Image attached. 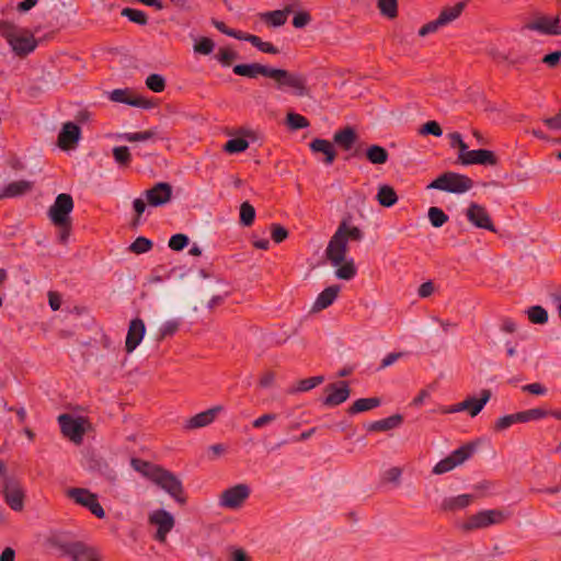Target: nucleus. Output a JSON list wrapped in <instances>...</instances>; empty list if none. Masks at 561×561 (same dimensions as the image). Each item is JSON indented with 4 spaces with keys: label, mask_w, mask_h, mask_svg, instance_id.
Wrapping results in <instances>:
<instances>
[{
    "label": "nucleus",
    "mask_w": 561,
    "mask_h": 561,
    "mask_svg": "<svg viewBox=\"0 0 561 561\" xmlns=\"http://www.w3.org/2000/svg\"><path fill=\"white\" fill-rule=\"evenodd\" d=\"M142 465L144 467H148V470L144 471V476L148 477L176 502L181 504L185 502V497L183 496V485L176 476L159 466H154L149 462H144Z\"/></svg>",
    "instance_id": "f257e3e1"
},
{
    "label": "nucleus",
    "mask_w": 561,
    "mask_h": 561,
    "mask_svg": "<svg viewBox=\"0 0 561 561\" xmlns=\"http://www.w3.org/2000/svg\"><path fill=\"white\" fill-rule=\"evenodd\" d=\"M0 35L7 39L12 50L19 56L28 55L37 45L32 34L20 31L8 21H0Z\"/></svg>",
    "instance_id": "f03ea898"
},
{
    "label": "nucleus",
    "mask_w": 561,
    "mask_h": 561,
    "mask_svg": "<svg viewBox=\"0 0 561 561\" xmlns=\"http://www.w3.org/2000/svg\"><path fill=\"white\" fill-rule=\"evenodd\" d=\"M472 186L473 181L469 176L456 172H446L431 182L427 188L462 194L471 190Z\"/></svg>",
    "instance_id": "7ed1b4c3"
},
{
    "label": "nucleus",
    "mask_w": 561,
    "mask_h": 561,
    "mask_svg": "<svg viewBox=\"0 0 561 561\" xmlns=\"http://www.w3.org/2000/svg\"><path fill=\"white\" fill-rule=\"evenodd\" d=\"M270 78L277 82L278 89H290L296 96H306L309 94L307 79L301 73L273 68Z\"/></svg>",
    "instance_id": "20e7f679"
},
{
    "label": "nucleus",
    "mask_w": 561,
    "mask_h": 561,
    "mask_svg": "<svg viewBox=\"0 0 561 561\" xmlns=\"http://www.w3.org/2000/svg\"><path fill=\"white\" fill-rule=\"evenodd\" d=\"M476 451L474 444H466L455 449L444 459L439 460L433 468L434 474H444L470 459Z\"/></svg>",
    "instance_id": "39448f33"
},
{
    "label": "nucleus",
    "mask_w": 561,
    "mask_h": 561,
    "mask_svg": "<svg viewBox=\"0 0 561 561\" xmlns=\"http://www.w3.org/2000/svg\"><path fill=\"white\" fill-rule=\"evenodd\" d=\"M506 518L504 512L500 510H484L471 515L460 525L465 531L486 528L491 525L501 524Z\"/></svg>",
    "instance_id": "423d86ee"
},
{
    "label": "nucleus",
    "mask_w": 561,
    "mask_h": 561,
    "mask_svg": "<svg viewBox=\"0 0 561 561\" xmlns=\"http://www.w3.org/2000/svg\"><path fill=\"white\" fill-rule=\"evenodd\" d=\"M251 489L248 484L239 483L221 492L218 505L222 508L238 510L248 500Z\"/></svg>",
    "instance_id": "0eeeda50"
},
{
    "label": "nucleus",
    "mask_w": 561,
    "mask_h": 561,
    "mask_svg": "<svg viewBox=\"0 0 561 561\" xmlns=\"http://www.w3.org/2000/svg\"><path fill=\"white\" fill-rule=\"evenodd\" d=\"M67 496L76 504L88 508L98 518H104L105 512L99 503L98 495L88 489L71 488L67 490Z\"/></svg>",
    "instance_id": "6e6552de"
},
{
    "label": "nucleus",
    "mask_w": 561,
    "mask_h": 561,
    "mask_svg": "<svg viewBox=\"0 0 561 561\" xmlns=\"http://www.w3.org/2000/svg\"><path fill=\"white\" fill-rule=\"evenodd\" d=\"M73 209V199L71 195L59 194L50 206L48 216L55 226H65L70 224V214Z\"/></svg>",
    "instance_id": "1a4fd4ad"
},
{
    "label": "nucleus",
    "mask_w": 561,
    "mask_h": 561,
    "mask_svg": "<svg viewBox=\"0 0 561 561\" xmlns=\"http://www.w3.org/2000/svg\"><path fill=\"white\" fill-rule=\"evenodd\" d=\"M2 493L5 503L11 510L21 512L24 507L25 492L19 480L13 477L4 476Z\"/></svg>",
    "instance_id": "9d476101"
},
{
    "label": "nucleus",
    "mask_w": 561,
    "mask_h": 561,
    "mask_svg": "<svg viewBox=\"0 0 561 561\" xmlns=\"http://www.w3.org/2000/svg\"><path fill=\"white\" fill-rule=\"evenodd\" d=\"M58 423L64 436L68 437L75 444L82 443L85 433V421L82 417L61 414L58 416Z\"/></svg>",
    "instance_id": "9b49d317"
},
{
    "label": "nucleus",
    "mask_w": 561,
    "mask_h": 561,
    "mask_svg": "<svg viewBox=\"0 0 561 561\" xmlns=\"http://www.w3.org/2000/svg\"><path fill=\"white\" fill-rule=\"evenodd\" d=\"M343 230L344 226L337 227L325 250L327 257L333 266H339L346 260L347 243Z\"/></svg>",
    "instance_id": "f8f14e48"
},
{
    "label": "nucleus",
    "mask_w": 561,
    "mask_h": 561,
    "mask_svg": "<svg viewBox=\"0 0 561 561\" xmlns=\"http://www.w3.org/2000/svg\"><path fill=\"white\" fill-rule=\"evenodd\" d=\"M148 522L149 524L157 526L154 539L159 542H164L167 540L168 534L172 530L175 524L173 515L163 508L151 512L149 514Z\"/></svg>",
    "instance_id": "ddd939ff"
},
{
    "label": "nucleus",
    "mask_w": 561,
    "mask_h": 561,
    "mask_svg": "<svg viewBox=\"0 0 561 561\" xmlns=\"http://www.w3.org/2000/svg\"><path fill=\"white\" fill-rule=\"evenodd\" d=\"M524 30L536 31L543 35H561V24L558 16L541 15L524 25Z\"/></svg>",
    "instance_id": "4468645a"
},
{
    "label": "nucleus",
    "mask_w": 561,
    "mask_h": 561,
    "mask_svg": "<svg viewBox=\"0 0 561 561\" xmlns=\"http://www.w3.org/2000/svg\"><path fill=\"white\" fill-rule=\"evenodd\" d=\"M458 160L463 165L470 164H481V165H495L497 160L495 154L486 149H476L469 150L458 153Z\"/></svg>",
    "instance_id": "2eb2a0df"
},
{
    "label": "nucleus",
    "mask_w": 561,
    "mask_h": 561,
    "mask_svg": "<svg viewBox=\"0 0 561 561\" xmlns=\"http://www.w3.org/2000/svg\"><path fill=\"white\" fill-rule=\"evenodd\" d=\"M147 204L151 207H160L170 202L172 186L165 182L156 183L151 188L144 192Z\"/></svg>",
    "instance_id": "dca6fc26"
},
{
    "label": "nucleus",
    "mask_w": 561,
    "mask_h": 561,
    "mask_svg": "<svg viewBox=\"0 0 561 561\" xmlns=\"http://www.w3.org/2000/svg\"><path fill=\"white\" fill-rule=\"evenodd\" d=\"M64 551L71 561H100L99 552L81 541L66 545Z\"/></svg>",
    "instance_id": "f3484780"
},
{
    "label": "nucleus",
    "mask_w": 561,
    "mask_h": 561,
    "mask_svg": "<svg viewBox=\"0 0 561 561\" xmlns=\"http://www.w3.org/2000/svg\"><path fill=\"white\" fill-rule=\"evenodd\" d=\"M467 219L477 228L494 232L495 227L492 224L490 215L485 207L477 203H471L466 210Z\"/></svg>",
    "instance_id": "a211bd4d"
},
{
    "label": "nucleus",
    "mask_w": 561,
    "mask_h": 561,
    "mask_svg": "<svg viewBox=\"0 0 561 561\" xmlns=\"http://www.w3.org/2000/svg\"><path fill=\"white\" fill-rule=\"evenodd\" d=\"M328 396L323 399L327 407H336L345 402L350 397V388L346 381L330 383L325 387Z\"/></svg>",
    "instance_id": "6ab92c4d"
},
{
    "label": "nucleus",
    "mask_w": 561,
    "mask_h": 561,
    "mask_svg": "<svg viewBox=\"0 0 561 561\" xmlns=\"http://www.w3.org/2000/svg\"><path fill=\"white\" fill-rule=\"evenodd\" d=\"M146 333L145 322L139 319H133L129 323L125 347L127 353L134 352L142 341Z\"/></svg>",
    "instance_id": "aec40b11"
},
{
    "label": "nucleus",
    "mask_w": 561,
    "mask_h": 561,
    "mask_svg": "<svg viewBox=\"0 0 561 561\" xmlns=\"http://www.w3.org/2000/svg\"><path fill=\"white\" fill-rule=\"evenodd\" d=\"M222 410H224V407L216 405L206 411L199 412L185 422L184 428L196 430V428L205 427V426L211 424L215 421L218 413L221 412Z\"/></svg>",
    "instance_id": "412c9836"
},
{
    "label": "nucleus",
    "mask_w": 561,
    "mask_h": 561,
    "mask_svg": "<svg viewBox=\"0 0 561 561\" xmlns=\"http://www.w3.org/2000/svg\"><path fill=\"white\" fill-rule=\"evenodd\" d=\"M272 69V67L254 62L236 65L232 71L237 76L253 79L256 78L259 75L270 78Z\"/></svg>",
    "instance_id": "4be33fe9"
},
{
    "label": "nucleus",
    "mask_w": 561,
    "mask_h": 561,
    "mask_svg": "<svg viewBox=\"0 0 561 561\" xmlns=\"http://www.w3.org/2000/svg\"><path fill=\"white\" fill-rule=\"evenodd\" d=\"M110 100L116 103H124L135 107L149 108L151 103L142 96H129L127 90L115 89L110 93Z\"/></svg>",
    "instance_id": "5701e85b"
},
{
    "label": "nucleus",
    "mask_w": 561,
    "mask_h": 561,
    "mask_svg": "<svg viewBox=\"0 0 561 561\" xmlns=\"http://www.w3.org/2000/svg\"><path fill=\"white\" fill-rule=\"evenodd\" d=\"M33 188V182L27 180H19L7 184L0 192L1 198H13L25 195Z\"/></svg>",
    "instance_id": "b1692460"
},
{
    "label": "nucleus",
    "mask_w": 561,
    "mask_h": 561,
    "mask_svg": "<svg viewBox=\"0 0 561 561\" xmlns=\"http://www.w3.org/2000/svg\"><path fill=\"white\" fill-rule=\"evenodd\" d=\"M80 128L72 122L64 124L61 131L58 136V144L61 148H67L69 145L79 140Z\"/></svg>",
    "instance_id": "393cba45"
},
{
    "label": "nucleus",
    "mask_w": 561,
    "mask_h": 561,
    "mask_svg": "<svg viewBox=\"0 0 561 561\" xmlns=\"http://www.w3.org/2000/svg\"><path fill=\"white\" fill-rule=\"evenodd\" d=\"M339 291H340V286L339 285H332V286H329L327 287L324 290H322L316 301H314V305H313V310H323L325 308H328L329 306H331L334 300L336 299L337 295H339Z\"/></svg>",
    "instance_id": "a878e982"
},
{
    "label": "nucleus",
    "mask_w": 561,
    "mask_h": 561,
    "mask_svg": "<svg viewBox=\"0 0 561 561\" xmlns=\"http://www.w3.org/2000/svg\"><path fill=\"white\" fill-rule=\"evenodd\" d=\"M474 496L471 494H460L457 496L447 497L443 501L442 507L445 511H458L469 506Z\"/></svg>",
    "instance_id": "bb28decb"
},
{
    "label": "nucleus",
    "mask_w": 561,
    "mask_h": 561,
    "mask_svg": "<svg viewBox=\"0 0 561 561\" xmlns=\"http://www.w3.org/2000/svg\"><path fill=\"white\" fill-rule=\"evenodd\" d=\"M310 149L313 152H322L325 156L324 162L332 164L335 159V151L329 140L316 138L310 142Z\"/></svg>",
    "instance_id": "cd10ccee"
},
{
    "label": "nucleus",
    "mask_w": 561,
    "mask_h": 561,
    "mask_svg": "<svg viewBox=\"0 0 561 561\" xmlns=\"http://www.w3.org/2000/svg\"><path fill=\"white\" fill-rule=\"evenodd\" d=\"M401 423H402V416L400 414H394L389 417L371 422L368 425V431L386 432V431L398 427Z\"/></svg>",
    "instance_id": "c85d7f7f"
},
{
    "label": "nucleus",
    "mask_w": 561,
    "mask_h": 561,
    "mask_svg": "<svg viewBox=\"0 0 561 561\" xmlns=\"http://www.w3.org/2000/svg\"><path fill=\"white\" fill-rule=\"evenodd\" d=\"M381 404V400L377 397L373 398H360L354 401V403L348 408L347 412L350 414H357L362 412H366L373 409L378 408Z\"/></svg>",
    "instance_id": "c756f323"
},
{
    "label": "nucleus",
    "mask_w": 561,
    "mask_h": 561,
    "mask_svg": "<svg viewBox=\"0 0 561 561\" xmlns=\"http://www.w3.org/2000/svg\"><path fill=\"white\" fill-rule=\"evenodd\" d=\"M491 398V391L490 390H482L481 397L478 399L476 397H469L463 402H468V409L469 414L473 417L477 416L484 405L489 402Z\"/></svg>",
    "instance_id": "7c9ffc66"
},
{
    "label": "nucleus",
    "mask_w": 561,
    "mask_h": 561,
    "mask_svg": "<svg viewBox=\"0 0 561 561\" xmlns=\"http://www.w3.org/2000/svg\"><path fill=\"white\" fill-rule=\"evenodd\" d=\"M356 133L353 128L346 127L334 134V142L344 150H350L356 141Z\"/></svg>",
    "instance_id": "2f4dec72"
},
{
    "label": "nucleus",
    "mask_w": 561,
    "mask_h": 561,
    "mask_svg": "<svg viewBox=\"0 0 561 561\" xmlns=\"http://www.w3.org/2000/svg\"><path fill=\"white\" fill-rule=\"evenodd\" d=\"M290 9L285 10H275L265 12L262 14V19L273 27H279L284 25L287 21L288 14L290 13Z\"/></svg>",
    "instance_id": "473e14b6"
},
{
    "label": "nucleus",
    "mask_w": 561,
    "mask_h": 561,
    "mask_svg": "<svg viewBox=\"0 0 561 561\" xmlns=\"http://www.w3.org/2000/svg\"><path fill=\"white\" fill-rule=\"evenodd\" d=\"M376 198L378 203L383 207H391L398 201L396 191L386 184L379 186Z\"/></svg>",
    "instance_id": "72a5a7b5"
},
{
    "label": "nucleus",
    "mask_w": 561,
    "mask_h": 561,
    "mask_svg": "<svg viewBox=\"0 0 561 561\" xmlns=\"http://www.w3.org/2000/svg\"><path fill=\"white\" fill-rule=\"evenodd\" d=\"M242 41L251 43L254 47H256L262 53L273 54V55H276L279 53L278 48L276 46H274L272 43L263 42L261 39V37L253 35V34L245 33Z\"/></svg>",
    "instance_id": "f704fd0d"
},
{
    "label": "nucleus",
    "mask_w": 561,
    "mask_h": 561,
    "mask_svg": "<svg viewBox=\"0 0 561 561\" xmlns=\"http://www.w3.org/2000/svg\"><path fill=\"white\" fill-rule=\"evenodd\" d=\"M465 7V2H457L454 5L444 8L438 16L444 22V24L447 25L459 18Z\"/></svg>",
    "instance_id": "c9c22d12"
},
{
    "label": "nucleus",
    "mask_w": 561,
    "mask_h": 561,
    "mask_svg": "<svg viewBox=\"0 0 561 561\" xmlns=\"http://www.w3.org/2000/svg\"><path fill=\"white\" fill-rule=\"evenodd\" d=\"M366 157L369 160V162L374 164H383L387 162L389 154L383 147L373 145L367 148Z\"/></svg>",
    "instance_id": "e433bc0d"
},
{
    "label": "nucleus",
    "mask_w": 561,
    "mask_h": 561,
    "mask_svg": "<svg viewBox=\"0 0 561 561\" xmlns=\"http://www.w3.org/2000/svg\"><path fill=\"white\" fill-rule=\"evenodd\" d=\"M215 42L209 37H198L195 39L193 49L195 54L199 55H210L215 49Z\"/></svg>",
    "instance_id": "4c0bfd02"
},
{
    "label": "nucleus",
    "mask_w": 561,
    "mask_h": 561,
    "mask_svg": "<svg viewBox=\"0 0 561 561\" xmlns=\"http://www.w3.org/2000/svg\"><path fill=\"white\" fill-rule=\"evenodd\" d=\"M286 124H287L288 128L291 130L307 128L310 125L309 121L305 116L294 113V112H289L287 114Z\"/></svg>",
    "instance_id": "58836bf2"
},
{
    "label": "nucleus",
    "mask_w": 561,
    "mask_h": 561,
    "mask_svg": "<svg viewBox=\"0 0 561 561\" xmlns=\"http://www.w3.org/2000/svg\"><path fill=\"white\" fill-rule=\"evenodd\" d=\"M255 219V209L249 202H243L240 206V224L244 227L253 225Z\"/></svg>",
    "instance_id": "ea45409f"
},
{
    "label": "nucleus",
    "mask_w": 561,
    "mask_h": 561,
    "mask_svg": "<svg viewBox=\"0 0 561 561\" xmlns=\"http://www.w3.org/2000/svg\"><path fill=\"white\" fill-rule=\"evenodd\" d=\"M517 413H518L520 423H527L530 421L541 420L549 415V411L540 409V408L520 411Z\"/></svg>",
    "instance_id": "a19ab883"
},
{
    "label": "nucleus",
    "mask_w": 561,
    "mask_h": 561,
    "mask_svg": "<svg viewBox=\"0 0 561 561\" xmlns=\"http://www.w3.org/2000/svg\"><path fill=\"white\" fill-rule=\"evenodd\" d=\"M121 14L138 25H146L148 23L147 14L138 9L125 8Z\"/></svg>",
    "instance_id": "79ce46f5"
},
{
    "label": "nucleus",
    "mask_w": 561,
    "mask_h": 561,
    "mask_svg": "<svg viewBox=\"0 0 561 561\" xmlns=\"http://www.w3.org/2000/svg\"><path fill=\"white\" fill-rule=\"evenodd\" d=\"M527 316L530 322L535 324H545L548 321V312L541 306H533L527 310Z\"/></svg>",
    "instance_id": "37998d69"
},
{
    "label": "nucleus",
    "mask_w": 561,
    "mask_h": 561,
    "mask_svg": "<svg viewBox=\"0 0 561 561\" xmlns=\"http://www.w3.org/2000/svg\"><path fill=\"white\" fill-rule=\"evenodd\" d=\"M335 275L340 279H352L356 275V267L353 260H345L341 265H339L337 270L335 271Z\"/></svg>",
    "instance_id": "c03bdc74"
},
{
    "label": "nucleus",
    "mask_w": 561,
    "mask_h": 561,
    "mask_svg": "<svg viewBox=\"0 0 561 561\" xmlns=\"http://www.w3.org/2000/svg\"><path fill=\"white\" fill-rule=\"evenodd\" d=\"M377 5L380 13L388 19H394L398 15L397 0H378Z\"/></svg>",
    "instance_id": "a18cd8bd"
},
{
    "label": "nucleus",
    "mask_w": 561,
    "mask_h": 561,
    "mask_svg": "<svg viewBox=\"0 0 561 561\" xmlns=\"http://www.w3.org/2000/svg\"><path fill=\"white\" fill-rule=\"evenodd\" d=\"M430 222L435 228H440L448 221V216L438 207H431L427 213Z\"/></svg>",
    "instance_id": "49530a36"
},
{
    "label": "nucleus",
    "mask_w": 561,
    "mask_h": 561,
    "mask_svg": "<svg viewBox=\"0 0 561 561\" xmlns=\"http://www.w3.org/2000/svg\"><path fill=\"white\" fill-rule=\"evenodd\" d=\"M156 135L154 130H145V131H137V133H124L118 135V138L121 140L135 142V141H147Z\"/></svg>",
    "instance_id": "de8ad7c7"
},
{
    "label": "nucleus",
    "mask_w": 561,
    "mask_h": 561,
    "mask_svg": "<svg viewBox=\"0 0 561 561\" xmlns=\"http://www.w3.org/2000/svg\"><path fill=\"white\" fill-rule=\"evenodd\" d=\"M531 62V56L528 53H514L512 50L508 51L507 65L518 69L522 66Z\"/></svg>",
    "instance_id": "09e8293b"
},
{
    "label": "nucleus",
    "mask_w": 561,
    "mask_h": 561,
    "mask_svg": "<svg viewBox=\"0 0 561 561\" xmlns=\"http://www.w3.org/2000/svg\"><path fill=\"white\" fill-rule=\"evenodd\" d=\"M248 148L249 142L243 138L229 139L224 146V150L228 153H240L245 151Z\"/></svg>",
    "instance_id": "8fccbe9b"
},
{
    "label": "nucleus",
    "mask_w": 561,
    "mask_h": 561,
    "mask_svg": "<svg viewBox=\"0 0 561 561\" xmlns=\"http://www.w3.org/2000/svg\"><path fill=\"white\" fill-rule=\"evenodd\" d=\"M146 85L149 90L160 93L165 88V79L159 73H152L147 77Z\"/></svg>",
    "instance_id": "3c124183"
},
{
    "label": "nucleus",
    "mask_w": 561,
    "mask_h": 561,
    "mask_svg": "<svg viewBox=\"0 0 561 561\" xmlns=\"http://www.w3.org/2000/svg\"><path fill=\"white\" fill-rule=\"evenodd\" d=\"M520 423L518 413L507 414L504 416H501L496 420L494 424V430L502 432L511 427L512 425Z\"/></svg>",
    "instance_id": "603ef678"
},
{
    "label": "nucleus",
    "mask_w": 561,
    "mask_h": 561,
    "mask_svg": "<svg viewBox=\"0 0 561 561\" xmlns=\"http://www.w3.org/2000/svg\"><path fill=\"white\" fill-rule=\"evenodd\" d=\"M151 248L152 241L145 237L136 238V240L129 245V250L136 254L147 253Z\"/></svg>",
    "instance_id": "864d4df0"
},
{
    "label": "nucleus",
    "mask_w": 561,
    "mask_h": 561,
    "mask_svg": "<svg viewBox=\"0 0 561 561\" xmlns=\"http://www.w3.org/2000/svg\"><path fill=\"white\" fill-rule=\"evenodd\" d=\"M323 380H324V378L322 376H314V377L302 379L298 382L295 390L299 391V392H305V391L311 390L314 387H317L318 385L322 383Z\"/></svg>",
    "instance_id": "5fc2aeb1"
},
{
    "label": "nucleus",
    "mask_w": 561,
    "mask_h": 561,
    "mask_svg": "<svg viewBox=\"0 0 561 561\" xmlns=\"http://www.w3.org/2000/svg\"><path fill=\"white\" fill-rule=\"evenodd\" d=\"M340 226H344L343 237L346 238V242L348 240L359 241L363 239V231L358 227L350 226L346 221H342Z\"/></svg>",
    "instance_id": "6e6d98bb"
},
{
    "label": "nucleus",
    "mask_w": 561,
    "mask_h": 561,
    "mask_svg": "<svg viewBox=\"0 0 561 561\" xmlns=\"http://www.w3.org/2000/svg\"><path fill=\"white\" fill-rule=\"evenodd\" d=\"M213 25L222 34L242 41L245 33L237 30H232L226 26V24L218 20L211 21Z\"/></svg>",
    "instance_id": "4d7b16f0"
},
{
    "label": "nucleus",
    "mask_w": 561,
    "mask_h": 561,
    "mask_svg": "<svg viewBox=\"0 0 561 561\" xmlns=\"http://www.w3.org/2000/svg\"><path fill=\"white\" fill-rule=\"evenodd\" d=\"M188 237L183 233L173 234L169 239V248L173 251H182L188 244Z\"/></svg>",
    "instance_id": "13d9d810"
},
{
    "label": "nucleus",
    "mask_w": 561,
    "mask_h": 561,
    "mask_svg": "<svg viewBox=\"0 0 561 561\" xmlns=\"http://www.w3.org/2000/svg\"><path fill=\"white\" fill-rule=\"evenodd\" d=\"M215 57L221 66L228 67L233 59L238 58V54L230 48H220Z\"/></svg>",
    "instance_id": "bf43d9fd"
},
{
    "label": "nucleus",
    "mask_w": 561,
    "mask_h": 561,
    "mask_svg": "<svg viewBox=\"0 0 561 561\" xmlns=\"http://www.w3.org/2000/svg\"><path fill=\"white\" fill-rule=\"evenodd\" d=\"M113 157L118 164L126 165L130 162V152L128 147L119 146L113 149Z\"/></svg>",
    "instance_id": "052dcab7"
},
{
    "label": "nucleus",
    "mask_w": 561,
    "mask_h": 561,
    "mask_svg": "<svg viewBox=\"0 0 561 561\" xmlns=\"http://www.w3.org/2000/svg\"><path fill=\"white\" fill-rule=\"evenodd\" d=\"M420 133L422 135H433L435 137H440L443 135V129L436 121H428L422 126Z\"/></svg>",
    "instance_id": "680f3d73"
},
{
    "label": "nucleus",
    "mask_w": 561,
    "mask_h": 561,
    "mask_svg": "<svg viewBox=\"0 0 561 561\" xmlns=\"http://www.w3.org/2000/svg\"><path fill=\"white\" fill-rule=\"evenodd\" d=\"M442 26H445V24L440 20V18L437 16V19H435L434 21H431V22L426 23L425 25H423L419 30V35L420 36H426L428 34L435 33Z\"/></svg>",
    "instance_id": "e2e57ef3"
},
{
    "label": "nucleus",
    "mask_w": 561,
    "mask_h": 561,
    "mask_svg": "<svg viewBox=\"0 0 561 561\" xmlns=\"http://www.w3.org/2000/svg\"><path fill=\"white\" fill-rule=\"evenodd\" d=\"M272 239L275 243L283 242L288 237V231L283 226L278 224H273L271 226Z\"/></svg>",
    "instance_id": "0e129e2a"
},
{
    "label": "nucleus",
    "mask_w": 561,
    "mask_h": 561,
    "mask_svg": "<svg viewBox=\"0 0 561 561\" xmlns=\"http://www.w3.org/2000/svg\"><path fill=\"white\" fill-rule=\"evenodd\" d=\"M180 327L179 320L172 319L165 321L160 328V334L162 337L173 335Z\"/></svg>",
    "instance_id": "69168bd1"
},
{
    "label": "nucleus",
    "mask_w": 561,
    "mask_h": 561,
    "mask_svg": "<svg viewBox=\"0 0 561 561\" xmlns=\"http://www.w3.org/2000/svg\"><path fill=\"white\" fill-rule=\"evenodd\" d=\"M486 54L495 61L497 62H506L508 59V51H502L499 47L495 45H491L486 49Z\"/></svg>",
    "instance_id": "338daca9"
},
{
    "label": "nucleus",
    "mask_w": 561,
    "mask_h": 561,
    "mask_svg": "<svg viewBox=\"0 0 561 561\" xmlns=\"http://www.w3.org/2000/svg\"><path fill=\"white\" fill-rule=\"evenodd\" d=\"M541 61L549 68H556L561 61V50L545 55Z\"/></svg>",
    "instance_id": "774afa93"
}]
</instances>
